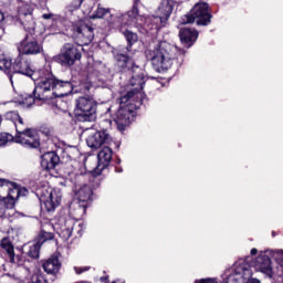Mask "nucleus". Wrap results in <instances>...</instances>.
Segmentation results:
<instances>
[{
  "label": "nucleus",
  "mask_w": 283,
  "mask_h": 283,
  "mask_svg": "<svg viewBox=\"0 0 283 283\" xmlns=\"http://www.w3.org/2000/svg\"><path fill=\"white\" fill-rule=\"evenodd\" d=\"M138 3H140V0H133V7L129 11L125 13H117L116 15L117 23H119L118 31L127 42L125 50L117 51L122 52V54H129V52H132V48L138 43V33L130 29L132 25H134V23H138V19L143 17L138 11Z\"/></svg>",
  "instance_id": "20e7f679"
},
{
  "label": "nucleus",
  "mask_w": 283,
  "mask_h": 283,
  "mask_svg": "<svg viewBox=\"0 0 283 283\" xmlns=\"http://www.w3.org/2000/svg\"><path fill=\"white\" fill-rule=\"evenodd\" d=\"M70 209H72V206H70Z\"/></svg>",
  "instance_id": "3c124183"
},
{
  "label": "nucleus",
  "mask_w": 283,
  "mask_h": 283,
  "mask_svg": "<svg viewBox=\"0 0 283 283\" xmlns=\"http://www.w3.org/2000/svg\"><path fill=\"white\" fill-rule=\"evenodd\" d=\"M112 143V136L107 133V129L94 130L86 138V145L91 149H101L102 145H109Z\"/></svg>",
  "instance_id": "aec40b11"
},
{
  "label": "nucleus",
  "mask_w": 283,
  "mask_h": 283,
  "mask_svg": "<svg viewBox=\"0 0 283 283\" xmlns=\"http://www.w3.org/2000/svg\"><path fill=\"white\" fill-rule=\"evenodd\" d=\"M275 235H277V233L275 231H272V238H275Z\"/></svg>",
  "instance_id": "49530a36"
},
{
  "label": "nucleus",
  "mask_w": 283,
  "mask_h": 283,
  "mask_svg": "<svg viewBox=\"0 0 283 283\" xmlns=\"http://www.w3.org/2000/svg\"><path fill=\"white\" fill-rule=\"evenodd\" d=\"M186 55L187 50L167 41H160L154 50L146 51V59L150 61L153 70L158 74H165L172 65L176 66V70H180Z\"/></svg>",
  "instance_id": "f03ea898"
},
{
  "label": "nucleus",
  "mask_w": 283,
  "mask_h": 283,
  "mask_svg": "<svg viewBox=\"0 0 283 283\" xmlns=\"http://www.w3.org/2000/svg\"><path fill=\"white\" fill-rule=\"evenodd\" d=\"M69 34L75 44L80 46L90 45L94 41V28L85 22L73 23L69 29Z\"/></svg>",
  "instance_id": "4468645a"
},
{
  "label": "nucleus",
  "mask_w": 283,
  "mask_h": 283,
  "mask_svg": "<svg viewBox=\"0 0 283 283\" xmlns=\"http://www.w3.org/2000/svg\"><path fill=\"white\" fill-rule=\"evenodd\" d=\"M12 187L14 191H17V200H19V198H27V196L30 195V190L19 184H13Z\"/></svg>",
  "instance_id": "c756f323"
},
{
  "label": "nucleus",
  "mask_w": 283,
  "mask_h": 283,
  "mask_svg": "<svg viewBox=\"0 0 283 283\" xmlns=\"http://www.w3.org/2000/svg\"><path fill=\"white\" fill-rule=\"evenodd\" d=\"M98 103L91 97H78L75 99L74 116L78 123H94Z\"/></svg>",
  "instance_id": "f8f14e48"
},
{
  "label": "nucleus",
  "mask_w": 283,
  "mask_h": 283,
  "mask_svg": "<svg viewBox=\"0 0 283 283\" xmlns=\"http://www.w3.org/2000/svg\"><path fill=\"white\" fill-rule=\"evenodd\" d=\"M59 154H65V149L62 147H57L56 150L46 151L41 155V166L46 171H52V169H56V166L61 163V157Z\"/></svg>",
  "instance_id": "412c9836"
},
{
  "label": "nucleus",
  "mask_w": 283,
  "mask_h": 283,
  "mask_svg": "<svg viewBox=\"0 0 283 283\" xmlns=\"http://www.w3.org/2000/svg\"><path fill=\"white\" fill-rule=\"evenodd\" d=\"M13 185H17V182L10 181V185H7L8 195L4 198L13 199L14 205H17V190H14Z\"/></svg>",
  "instance_id": "7c9ffc66"
},
{
  "label": "nucleus",
  "mask_w": 283,
  "mask_h": 283,
  "mask_svg": "<svg viewBox=\"0 0 283 283\" xmlns=\"http://www.w3.org/2000/svg\"><path fill=\"white\" fill-rule=\"evenodd\" d=\"M0 70L7 74L10 83H12L13 74L28 76L34 81V85H36L41 78V71L38 72L36 70H33L32 63H30L28 57L21 53L18 54L13 62L12 60H7L6 55L0 54Z\"/></svg>",
  "instance_id": "39448f33"
},
{
  "label": "nucleus",
  "mask_w": 283,
  "mask_h": 283,
  "mask_svg": "<svg viewBox=\"0 0 283 283\" xmlns=\"http://www.w3.org/2000/svg\"><path fill=\"white\" fill-rule=\"evenodd\" d=\"M17 125H24L23 117L21 115H18Z\"/></svg>",
  "instance_id": "e433bc0d"
},
{
  "label": "nucleus",
  "mask_w": 283,
  "mask_h": 283,
  "mask_svg": "<svg viewBox=\"0 0 283 283\" xmlns=\"http://www.w3.org/2000/svg\"><path fill=\"white\" fill-rule=\"evenodd\" d=\"M174 12V1L171 0H164L157 10L156 15H148L145 18L144 23H139V32L142 34H149V32L156 30H160V28H165L167 25V21H169V17Z\"/></svg>",
  "instance_id": "6e6552de"
},
{
  "label": "nucleus",
  "mask_w": 283,
  "mask_h": 283,
  "mask_svg": "<svg viewBox=\"0 0 283 283\" xmlns=\"http://www.w3.org/2000/svg\"><path fill=\"white\" fill-rule=\"evenodd\" d=\"M251 255H258V249L253 248L251 251H250Z\"/></svg>",
  "instance_id": "79ce46f5"
},
{
  "label": "nucleus",
  "mask_w": 283,
  "mask_h": 283,
  "mask_svg": "<svg viewBox=\"0 0 283 283\" xmlns=\"http://www.w3.org/2000/svg\"><path fill=\"white\" fill-rule=\"evenodd\" d=\"M75 196L77 198V203H71V206H74L76 213L85 216L87 207H90V202H92V196H94L92 187L90 185L81 186L75 192Z\"/></svg>",
  "instance_id": "f3484780"
},
{
  "label": "nucleus",
  "mask_w": 283,
  "mask_h": 283,
  "mask_svg": "<svg viewBox=\"0 0 283 283\" xmlns=\"http://www.w3.org/2000/svg\"><path fill=\"white\" fill-rule=\"evenodd\" d=\"M99 282L109 283V276H101Z\"/></svg>",
  "instance_id": "58836bf2"
},
{
  "label": "nucleus",
  "mask_w": 283,
  "mask_h": 283,
  "mask_svg": "<svg viewBox=\"0 0 283 283\" xmlns=\"http://www.w3.org/2000/svg\"><path fill=\"white\" fill-rule=\"evenodd\" d=\"M199 35L200 33L198 32V30L193 28L184 27L179 30V39L181 41V45H184V48H187V50H189V48H191L196 43V41H198Z\"/></svg>",
  "instance_id": "5701e85b"
},
{
  "label": "nucleus",
  "mask_w": 283,
  "mask_h": 283,
  "mask_svg": "<svg viewBox=\"0 0 283 283\" xmlns=\"http://www.w3.org/2000/svg\"><path fill=\"white\" fill-rule=\"evenodd\" d=\"M42 269L48 275H56L61 271V261L57 254H53L45 261H42Z\"/></svg>",
  "instance_id": "b1692460"
},
{
  "label": "nucleus",
  "mask_w": 283,
  "mask_h": 283,
  "mask_svg": "<svg viewBox=\"0 0 283 283\" xmlns=\"http://www.w3.org/2000/svg\"><path fill=\"white\" fill-rule=\"evenodd\" d=\"M114 59L120 72H130L132 74L129 83L134 88L128 91L127 94H133L130 95V98L142 101L143 103V93L140 92H143L145 84L147 83V73L143 67L138 66L136 61H134V57L127 53L115 52Z\"/></svg>",
  "instance_id": "7ed1b4c3"
},
{
  "label": "nucleus",
  "mask_w": 283,
  "mask_h": 283,
  "mask_svg": "<svg viewBox=\"0 0 283 283\" xmlns=\"http://www.w3.org/2000/svg\"><path fill=\"white\" fill-rule=\"evenodd\" d=\"M10 184V180L0 178V187H8Z\"/></svg>",
  "instance_id": "c9c22d12"
},
{
  "label": "nucleus",
  "mask_w": 283,
  "mask_h": 283,
  "mask_svg": "<svg viewBox=\"0 0 283 283\" xmlns=\"http://www.w3.org/2000/svg\"><path fill=\"white\" fill-rule=\"evenodd\" d=\"M14 209V199L0 196V218H8V210Z\"/></svg>",
  "instance_id": "a878e982"
},
{
  "label": "nucleus",
  "mask_w": 283,
  "mask_h": 283,
  "mask_svg": "<svg viewBox=\"0 0 283 283\" xmlns=\"http://www.w3.org/2000/svg\"><path fill=\"white\" fill-rule=\"evenodd\" d=\"M0 247L7 252L9 262H11V264H18V266H23V264H25V253L20 248H17L18 253L14 252V245L10 239H2Z\"/></svg>",
  "instance_id": "6ab92c4d"
},
{
  "label": "nucleus",
  "mask_w": 283,
  "mask_h": 283,
  "mask_svg": "<svg viewBox=\"0 0 283 283\" xmlns=\"http://www.w3.org/2000/svg\"><path fill=\"white\" fill-rule=\"evenodd\" d=\"M6 19V15L2 13V11L0 10V23H2V21Z\"/></svg>",
  "instance_id": "37998d69"
},
{
  "label": "nucleus",
  "mask_w": 283,
  "mask_h": 283,
  "mask_svg": "<svg viewBox=\"0 0 283 283\" xmlns=\"http://www.w3.org/2000/svg\"><path fill=\"white\" fill-rule=\"evenodd\" d=\"M40 81L35 82V87L30 94H24L19 105H27V107H32L36 101H50L52 97L44 96L45 92L53 91V96L55 98H64V96H70L74 93V87H76V81L73 78L56 77L51 70L40 71Z\"/></svg>",
  "instance_id": "f257e3e1"
},
{
  "label": "nucleus",
  "mask_w": 283,
  "mask_h": 283,
  "mask_svg": "<svg viewBox=\"0 0 283 283\" xmlns=\"http://www.w3.org/2000/svg\"><path fill=\"white\" fill-rule=\"evenodd\" d=\"M6 120H11L13 124L17 123L19 118V111H9L4 114Z\"/></svg>",
  "instance_id": "72a5a7b5"
},
{
  "label": "nucleus",
  "mask_w": 283,
  "mask_h": 283,
  "mask_svg": "<svg viewBox=\"0 0 283 283\" xmlns=\"http://www.w3.org/2000/svg\"><path fill=\"white\" fill-rule=\"evenodd\" d=\"M73 231H74V221H72V219H69L65 221V228L62 230V238H64V240L71 239Z\"/></svg>",
  "instance_id": "cd10ccee"
},
{
  "label": "nucleus",
  "mask_w": 283,
  "mask_h": 283,
  "mask_svg": "<svg viewBox=\"0 0 283 283\" xmlns=\"http://www.w3.org/2000/svg\"><path fill=\"white\" fill-rule=\"evenodd\" d=\"M48 240H54V233L52 232H45L41 231L40 234L38 235L36 243H39L41 247L48 242Z\"/></svg>",
  "instance_id": "c85d7f7f"
},
{
  "label": "nucleus",
  "mask_w": 283,
  "mask_h": 283,
  "mask_svg": "<svg viewBox=\"0 0 283 283\" xmlns=\"http://www.w3.org/2000/svg\"><path fill=\"white\" fill-rule=\"evenodd\" d=\"M213 15L209 12V3L198 2L192 9L184 14L179 22L181 25H189L190 23H197V25H209Z\"/></svg>",
  "instance_id": "9b49d317"
},
{
  "label": "nucleus",
  "mask_w": 283,
  "mask_h": 283,
  "mask_svg": "<svg viewBox=\"0 0 283 283\" xmlns=\"http://www.w3.org/2000/svg\"><path fill=\"white\" fill-rule=\"evenodd\" d=\"M170 1H174V0H170Z\"/></svg>",
  "instance_id": "603ef678"
},
{
  "label": "nucleus",
  "mask_w": 283,
  "mask_h": 283,
  "mask_svg": "<svg viewBox=\"0 0 283 283\" xmlns=\"http://www.w3.org/2000/svg\"><path fill=\"white\" fill-rule=\"evenodd\" d=\"M112 156H114V150L109 146H104L97 154V166L93 169V176H101L105 169L109 167L112 163Z\"/></svg>",
  "instance_id": "4be33fe9"
},
{
  "label": "nucleus",
  "mask_w": 283,
  "mask_h": 283,
  "mask_svg": "<svg viewBox=\"0 0 283 283\" xmlns=\"http://www.w3.org/2000/svg\"><path fill=\"white\" fill-rule=\"evenodd\" d=\"M74 269L77 275H81V273H85V270L83 268H74Z\"/></svg>",
  "instance_id": "4c0bfd02"
},
{
  "label": "nucleus",
  "mask_w": 283,
  "mask_h": 283,
  "mask_svg": "<svg viewBox=\"0 0 283 283\" xmlns=\"http://www.w3.org/2000/svg\"><path fill=\"white\" fill-rule=\"evenodd\" d=\"M1 120H2V119H1V116H0V125H1Z\"/></svg>",
  "instance_id": "8fccbe9b"
},
{
  "label": "nucleus",
  "mask_w": 283,
  "mask_h": 283,
  "mask_svg": "<svg viewBox=\"0 0 283 283\" xmlns=\"http://www.w3.org/2000/svg\"><path fill=\"white\" fill-rule=\"evenodd\" d=\"M233 269H248V271H253L255 269L260 273H263L265 277L270 280L273 279V265L271 258L266 254H260L258 258L253 259L252 255H248L244 259H239Z\"/></svg>",
  "instance_id": "1a4fd4ad"
},
{
  "label": "nucleus",
  "mask_w": 283,
  "mask_h": 283,
  "mask_svg": "<svg viewBox=\"0 0 283 283\" xmlns=\"http://www.w3.org/2000/svg\"><path fill=\"white\" fill-rule=\"evenodd\" d=\"M76 86L74 87L75 93L78 92H90L92 90V82H90V77L87 75H81L78 77V82H75Z\"/></svg>",
  "instance_id": "393cba45"
},
{
  "label": "nucleus",
  "mask_w": 283,
  "mask_h": 283,
  "mask_svg": "<svg viewBox=\"0 0 283 283\" xmlns=\"http://www.w3.org/2000/svg\"><path fill=\"white\" fill-rule=\"evenodd\" d=\"M31 260H39L41 258V245L39 243H33L29 247L28 252L25 253Z\"/></svg>",
  "instance_id": "bb28decb"
},
{
  "label": "nucleus",
  "mask_w": 283,
  "mask_h": 283,
  "mask_svg": "<svg viewBox=\"0 0 283 283\" xmlns=\"http://www.w3.org/2000/svg\"><path fill=\"white\" fill-rule=\"evenodd\" d=\"M24 38L17 44L19 54L23 56H36L43 54V42L36 38V29H24Z\"/></svg>",
  "instance_id": "ddd939ff"
},
{
  "label": "nucleus",
  "mask_w": 283,
  "mask_h": 283,
  "mask_svg": "<svg viewBox=\"0 0 283 283\" xmlns=\"http://www.w3.org/2000/svg\"><path fill=\"white\" fill-rule=\"evenodd\" d=\"M34 8L30 3H23L18 8V15L13 17L15 25H21L23 30H36L34 22Z\"/></svg>",
  "instance_id": "dca6fc26"
},
{
  "label": "nucleus",
  "mask_w": 283,
  "mask_h": 283,
  "mask_svg": "<svg viewBox=\"0 0 283 283\" xmlns=\"http://www.w3.org/2000/svg\"><path fill=\"white\" fill-rule=\"evenodd\" d=\"M107 14H109V9L98 7L93 13V19H103Z\"/></svg>",
  "instance_id": "473e14b6"
},
{
  "label": "nucleus",
  "mask_w": 283,
  "mask_h": 283,
  "mask_svg": "<svg viewBox=\"0 0 283 283\" xmlns=\"http://www.w3.org/2000/svg\"><path fill=\"white\" fill-rule=\"evenodd\" d=\"M120 163H122L120 158L117 157V159H116V165H120Z\"/></svg>",
  "instance_id": "a18cd8bd"
},
{
  "label": "nucleus",
  "mask_w": 283,
  "mask_h": 283,
  "mask_svg": "<svg viewBox=\"0 0 283 283\" xmlns=\"http://www.w3.org/2000/svg\"><path fill=\"white\" fill-rule=\"evenodd\" d=\"M52 13H44L43 15H42V18L43 19H45V20H48V19H52Z\"/></svg>",
  "instance_id": "ea45409f"
},
{
  "label": "nucleus",
  "mask_w": 283,
  "mask_h": 283,
  "mask_svg": "<svg viewBox=\"0 0 283 283\" xmlns=\"http://www.w3.org/2000/svg\"><path fill=\"white\" fill-rule=\"evenodd\" d=\"M40 200L41 208L48 211V213L55 211L56 207L61 205V197L56 195V191H48L45 189H40L36 192Z\"/></svg>",
  "instance_id": "a211bd4d"
},
{
  "label": "nucleus",
  "mask_w": 283,
  "mask_h": 283,
  "mask_svg": "<svg viewBox=\"0 0 283 283\" xmlns=\"http://www.w3.org/2000/svg\"><path fill=\"white\" fill-rule=\"evenodd\" d=\"M84 271H90V268H83Z\"/></svg>",
  "instance_id": "09e8293b"
},
{
  "label": "nucleus",
  "mask_w": 283,
  "mask_h": 283,
  "mask_svg": "<svg viewBox=\"0 0 283 283\" xmlns=\"http://www.w3.org/2000/svg\"><path fill=\"white\" fill-rule=\"evenodd\" d=\"M133 95L134 93H126L117 99L119 107L114 122L117 125L118 132H125L134 123L136 112L143 106V99H134L132 98Z\"/></svg>",
  "instance_id": "423d86ee"
},
{
  "label": "nucleus",
  "mask_w": 283,
  "mask_h": 283,
  "mask_svg": "<svg viewBox=\"0 0 283 283\" xmlns=\"http://www.w3.org/2000/svg\"><path fill=\"white\" fill-rule=\"evenodd\" d=\"M116 149H120V143H115Z\"/></svg>",
  "instance_id": "c03bdc74"
},
{
  "label": "nucleus",
  "mask_w": 283,
  "mask_h": 283,
  "mask_svg": "<svg viewBox=\"0 0 283 283\" xmlns=\"http://www.w3.org/2000/svg\"><path fill=\"white\" fill-rule=\"evenodd\" d=\"M83 59V48L73 42H66L62 45L60 53L53 56L54 63H59L61 67L71 70L76 62Z\"/></svg>",
  "instance_id": "9d476101"
},
{
  "label": "nucleus",
  "mask_w": 283,
  "mask_h": 283,
  "mask_svg": "<svg viewBox=\"0 0 283 283\" xmlns=\"http://www.w3.org/2000/svg\"><path fill=\"white\" fill-rule=\"evenodd\" d=\"M39 132L43 134V136H46V138L52 137V128H50L49 126H45V125L41 126Z\"/></svg>",
  "instance_id": "f704fd0d"
},
{
  "label": "nucleus",
  "mask_w": 283,
  "mask_h": 283,
  "mask_svg": "<svg viewBox=\"0 0 283 283\" xmlns=\"http://www.w3.org/2000/svg\"><path fill=\"white\" fill-rule=\"evenodd\" d=\"M28 283H48V280L43 276L41 270H38L30 279Z\"/></svg>",
  "instance_id": "2f4dec72"
},
{
  "label": "nucleus",
  "mask_w": 283,
  "mask_h": 283,
  "mask_svg": "<svg viewBox=\"0 0 283 283\" xmlns=\"http://www.w3.org/2000/svg\"><path fill=\"white\" fill-rule=\"evenodd\" d=\"M115 171H116V174H123V167L116 166Z\"/></svg>",
  "instance_id": "a19ab883"
},
{
  "label": "nucleus",
  "mask_w": 283,
  "mask_h": 283,
  "mask_svg": "<svg viewBox=\"0 0 283 283\" xmlns=\"http://www.w3.org/2000/svg\"><path fill=\"white\" fill-rule=\"evenodd\" d=\"M221 283H261L260 280L253 279V271L242 268H230L221 275Z\"/></svg>",
  "instance_id": "2eb2a0df"
},
{
  "label": "nucleus",
  "mask_w": 283,
  "mask_h": 283,
  "mask_svg": "<svg viewBox=\"0 0 283 283\" xmlns=\"http://www.w3.org/2000/svg\"><path fill=\"white\" fill-rule=\"evenodd\" d=\"M42 3H48V0H41Z\"/></svg>",
  "instance_id": "de8ad7c7"
},
{
  "label": "nucleus",
  "mask_w": 283,
  "mask_h": 283,
  "mask_svg": "<svg viewBox=\"0 0 283 283\" xmlns=\"http://www.w3.org/2000/svg\"><path fill=\"white\" fill-rule=\"evenodd\" d=\"M15 136L10 133H0V147H6L8 143H18L25 149H39L41 139L32 134V128H23L21 124H14Z\"/></svg>",
  "instance_id": "0eeeda50"
}]
</instances>
